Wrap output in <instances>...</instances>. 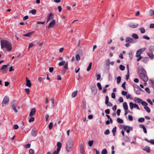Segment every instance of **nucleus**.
I'll use <instances>...</instances> for the list:
<instances>
[{
  "label": "nucleus",
  "mask_w": 154,
  "mask_h": 154,
  "mask_svg": "<svg viewBox=\"0 0 154 154\" xmlns=\"http://www.w3.org/2000/svg\"><path fill=\"white\" fill-rule=\"evenodd\" d=\"M25 91L26 92L28 95L30 94V89L29 88H26L25 89Z\"/></svg>",
  "instance_id": "46"
},
{
  "label": "nucleus",
  "mask_w": 154,
  "mask_h": 154,
  "mask_svg": "<svg viewBox=\"0 0 154 154\" xmlns=\"http://www.w3.org/2000/svg\"><path fill=\"white\" fill-rule=\"evenodd\" d=\"M75 58L77 61H79L80 59V57L79 54H77L76 55Z\"/></svg>",
  "instance_id": "29"
},
{
  "label": "nucleus",
  "mask_w": 154,
  "mask_h": 154,
  "mask_svg": "<svg viewBox=\"0 0 154 154\" xmlns=\"http://www.w3.org/2000/svg\"><path fill=\"white\" fill-rule=\"evenodd\" d=\"M80 152L81 154H85L83 145L82 143L80 145Z\"/></svg>",
  "instance_id": "10"
},
{
  "label": "nucleus",
  "mask_w": 154,
  "mask_h": 154,
  "mask_svg": "<svg viewBox=\"0 0 154 154\" xmlns=\"http://www.w3.org/2000/svg\"><path fill=\"white\" fill-rule=\"evenodd\" d=\"M74 142L72 140H69L68 141L66 147V150L67 152H70L72 150Z\"/></svg>",
  "instance_id": "3"
},
{
  "label": "nucleus",
  "mask_w": 154,
  "mask_h": 154,
  "mask_svg": "<svg viewBox=\"0 0 154 154\" xmlns=\"http://www.w3.org/2000/svg\"><path fill=\"white\" fill-rule=\"evenodd\" d=\"M130 107L131 109H132L134 107V104L132 102L129 103Z\"/></svg>",
  "instance_id": "38"
},
{
  "label": "nucleus",
  "mask_w": 154,
  "mask_h": 154,
  "mask_svg": "<svg viewBox=\"0 0 154 154\" xmlns=\"http://www.w3.org/2000/svg\"><path fill=\"white\" fill-rule=\"evenodd\" d=\"M91 90L92 93L94 94H96L97 93V89L95 86H94L91 88Z\"/></svg>",
  "instance_id": "17"
},
{
  "label": "nucleus",
  "mask_w": 154,
  "mask_h": 154,
  "mask_svg": "<svg viewBox=\"0 0 154 154\" xmlns=\"http://www.w3.org/2000/svg\"><path fill=\"white\" fill-rule=\"evenodd\" d=\"M125 41L126 42H129L131 43H134V42L133 39L129 37H127L126 38Z\"/></svg>",
  "instance_id": "13"
},
{
  "label": "nucleus",
  "mask_w": 154,
  "mask_h": 154,
  "mask_svg": "<svg viewBox=\"0 0 154 154\" xmlns=\"http://www.w3.org/2000/svg\"><path fill=\"white\" fill-rule=\"evenodd\" d=\"M138 71L142 80L145 82L147 81L148 79V77L146 75V72L143 68H138Z\"/></svg>",
  "instance_id": "2"
},
{
  "label": "nucleus",
  "mask_w": 154,
  "mask_h": 154,
  "mask_svg": "<svg viewBox=\"0 0 154 154\" xmlns=\"http://www.w3.org/2000/svg\"><path fill=\"white\" fill-rule=\"evenodd\" d=\"M55 24V20H53L50 23L48 28H50L53 27Z\"/></svg>",
  "instance_id": "9"
},
{
  "label": "nucleus",
  "mask_w": 154,
  "mask_h": 154,
  "mask_svg": "<svg viewBox=\"0 0 154 154\" xmlns=\"http://www.w3.org/2000/svg\"><path fill=\"white\" fill-rule=\"evenodd\" d=\"M29 154H34V151L32 149H30L29 151Z\"/></svg>",
  "instance_id": "44"
},
{
  "label": "nucleus",
  "mask_w": 154,
  "mask_h": 154,
  "mask_svg": "<svg viewBox=\"0 0 154 154\" xmlns=\"http://www.w3.org/2000/svg\"><path fill=\"white\" fill-rule=\"evenodd\" d=\"M32 135L34 137H35L37 134L36 131L35 129V128L32 129L31 132Z\"/></svg>",
  "instance_id": "11"
},
{
  "label": "nucleus",
  "mask_w": 154,
  "mask_h": 154,
  "mask_svg": "<svg viewBox=\"0 0 154 154\" xmlns=\"http://www.w3.org/2000/svg\"><path fill=\"white\" fill-rule=\"evenodd\" d=\"M26 85L29 87H30L31 86V83L30 81L27 77L26 79Z\"/></svg>",
  "instance_id": "12"
},
{
  "label": "nucleus",
  "mask_w": 154,
  "mask_h": 154,
  "mask_svg": "<svg viewBox=\"0 0 154 154\" xmlns=\"http://www.w3.org/2000/svg\"><path fill=\"white\" fill-rule=\"evenodd\" d=\"M127 75H126V79L127 80L129 79V68H127Z\"/></svg>",
  "instance_id": "27"
},
{
  "label": "nucleus",
  "mask_w": 154,
  "mask_h": 154,
  "mask_svg": "<svg viewBox=\"0 0 154 154\" xmlns=\"http://www.w3.org/2000/svg\"><path fill=\"white\" fill-rule=\"evenodd\" d=\"M107 152L106 149H103L101 152V154H107Z\"/></svg>",
  "instance_id": "32"
},
{
  "label": "nucleus",
  "mask_w": 154,
  "mask_h": 154,
  "mask_svg": "<svg viewBox=\"0 0 154 154\" xmlns=\"http://www.w3.org/2000/svg\"><path fill=\"white\" fill-rule=\"evenodd\" d=\"M29 12V13H32L33 14L35 15L36 13V11L35 9H33L30 10Z\"/></svg>",
  "instance_id": "23"
},
{
  "label": "nucleus",
  "mask_w": 154,
  "mask_h": 154,
  "mask_svg": "<svg viewBox=\"0 0 154 154\" xmlns=\"http://www.w3.org/2000/svg\"><path fill=\"white\" fill-rule=\"evenodd\" d=\"M143 150L146 151L148 153H149L150 152V149L149 146H145L143 149Z\"/></svg>",
  "instance_id": "16"
},
{
  "label": "nucleus",
  "mask_w": 154,
  "mask_h": 154,
  "mask_svg": "<svg viewBox=\"0 0 154 154\" xmlns=\"http://www.w3.org/2000/svg\"><path fill=\"white\" fill-rule=\"evenodd\" d=\"M144 121V119L143 118H140L138 119V121L140 122H142Z\"/></svg>",
  "instance_id": "37"
},
{
  "label": "nucleus",
  "mask_w": 154,
  "mask_h": 154,
  "mask_svg": "<svg viewBox=\"0 0 154 154\" xmlns=\"http://www.w3.org/2000/svg\"><path fill=\"white\" fill-rule=\"evenodd\" d=\"M9 102V99L7 97H5L2 102V106L4 107L7 105Z\"/></svg>",
  "instance_id": "5"
},
{
  "label": "nucleus",
  "mask_w": 154,
  "mask_h": 154,
  "mask_svg": "<svg viewBox=\"0 0 154 154\" xmlns=\"http://www.w3.org/2000/svg\"><path fill=\"white\" fill-rule=\"evenodd\" d=\"M109 102L108 97L107 96H106V97L105 103L106 104Z\"/></svg>",
  "instance_id": "50"
},
{
  "label": "nucleus",
  "mask_w": 154,
  "mask_h": 154,
  "mask_svg": "<svg viewBox=\"0 0 154 154\" xmlns=\"http://www.w3.org/2000/svg\"><path fill=\"white\" fill-rule=\"evenodd\" d=\"M141 128H143V131H144V132L145 133H147V130H146V128H145V127L143 125H142L141 127Z\"/></svg>",
  "instance_id": "31"
},
{
  "label": "nucleus",
  "mask_w": 154,
  "mask_h": 154,
  "mask_svg": "<svg viewBox=\"0 0 154 154\" xmlns=\"http://www.w3.org/2000/svg\"><path fill=\"white\" fill-rule=\"evenodd\" d=\"M145 91L148 94L150 93V91L149 88H145Z\"/></svg>",
  "instance_id": "53"
},
{
  "label": "nucleus",
  "mask_w": 154,
  "mask_h": 154,
  "mask_svg": "<svg viewBox=\"0 0 154 154\" xmlns=\"http://www.w3.org/2000/svg\"><path fill=\"white\" fill-rule=\"evenodd\" d=\"M117 121L118 123L120 124H122L123 122V120L119 118H117Z\"/></svg>",
  "instance_id": "24"
},
{
  "label": "nucleus",
  "mask_w": 154,
  "mask_h": 154,
  "mask_svg": "<svg viewBox=\"0 0 154 154\" xmlns=\"http://www.w3.org/2000/svg\"><path fill=\"white\" fill-rule=\"evenodd\" d=\"M2 48H6L8 51H10L12 50V46L11 44L5 40H2L1 41Z\"/></svg>",
  "instance_id": "1"
},
{
  "label": "nucleus",
  "mask_w": 154,
  "mask_h": 154,
  "mask_svg": "<svg viewBox=\"0 0 154 154\" xmlns=\"http://www.w3.org/2000/svg\"><path fill=\"white\" fill-rule=\"evenodd\" d=\"M141 103L143 106H146L147 105V103L146 102L143 101V100L142 101Z\"/></svg>",
  "instance_id": "42"
},
{
  "label": "nucleus",
  "mask_w": 154,
  "mask_h": 154,
  "mask_svg": "<svg viewBox=\"0 0 154 154\" xmlns=\"http://www.w3.org/2000/svg\"><path fill=\"white\" fill-rule=\"evenodd\" d=\"M130 27L133 28H135L138 26L137 24H134L132 23H130L129 24Z\"/></svg>",
  "instance_id": "18"
},
{
  "label": "nucleus",
  "mask_w": 154,
  "mask_h": 154,
  "mask_svg": "<svg viewBox=\"0 0 154 154\" xmlns=\"http://www.w3.org/2000/svg\"><path fill=\"white\" fill-rule=\"evenodd\" d=\"M149 60V58L147 57H146L143 59V61L146 63Z\"/></svg>",
  "instance_id": "54"
},
{
  "label": "nucleus",
  "mask_w": 154,
  "mask_h": 154,
  "mask_svg": "<svg viewBox=\"0 0 154 154\" xmlns=\"http://www.w3.org/2000/svg\"><path fill=\"white\" fill-rule=\"evenodd\" d=\"M123 107L124 108V109L125 110H127L128 109V106L126 102H124L123 103Z\"/></svg>",
  "instance_id": "20"
},
{
  "label": "nucleus",
  "mask_w": 154,
  "mask_h": 154,
  "mask_svg": "<svg viewBox=\"0 0 154 154\" xmlns=\"http://www.w3.org/2000/svg\"><path fill=\"white\" fill-rule=\"evenodd\" d=\"M124 131H126L128 133H129L130 131H132L133 130L132 127L130 126H125L124 127Z\"/></svg>",
  "instance_id": "8"
},
{
  "label": "nucleus",
  "mask_w": 154,
  "mask_h": 154,
  "mask_svg": "<svg viewBox=\"0 0 154 154\" xmlns=\"http://www.w3.org/2000/svg\"><path fill=\"white\" fill-rule=\"evenodd\" d=\"M141 91H142V90L139 88V89L136 91V93L138 95L140 94L141 93Z\"/></svg>",
  "instance_id": "34"
},
{
  "label": "nucleus",
  "mask_w": 154,
  "mask_h": 154,
  "mask_svg": "<svg viewBox=\"0 0 154 154\" xmlns=\"http://www.w3.org/2000/svg\"><path fill=\"white\" fill-rule=\"evenodd\" d=\"M106 104L107 106H109L110 107L112 106V104L110 102H108V103H107Z\"/></svg>",
  "instance_id": "63"
},
{
  "label": "nucleus",
  "mask_w": 154,
  "mask_h": 154,
  "mask_svg": "<svg viewBox=\"0 0 154 154\" xmlns=\"http://www.w3.org/2000/svg\"><path fill=\"white\" fill-rule=\"evenodd\" d=\"M96 76L97 77V80H99L101 78V75L100 74H96Z\"/></svg>",
  "instance_id": "49"
},
{
  "label": "nucleus",
  "mask_w": 154,
  "mask_h": 154,
  "mask_svg": "<svg viewBox=\"0 0 154 154\" xmlns=\"http://www.w3.org/2000/svg\"><path fill=\"white\" fill-rule=\"evenodd\" d=\"M17 106V104L15 102L13 101L11 105V108L15 112H17V110L16 108Z\"/></svg>",
  "instance_id": "7"
},
{
  "label": "nucleus",
  "mask_w": 154,
  "mask_h": 154,
  "mask_svg": "<svg viewBox=\"0 0 154 154\" xmlns=\"http://www.w3.org/2000/svg\"><path fill=\"white\" fill-rule=\"evenodd\" d=\"M67 68H63L62 70V73L65 74L66 71V69Z\"/></svg>",
  "instance_id": "60"
},
{
  "label": "nucleus",
  "mask_w": 154,
  "mask_h": 154,
  "mask_svg": "<svg viewBox=\"0 0 154 154\" xmlns=\"http://www.w3.org/2000/svg\"><path fill=\"white\" fill-rule=\"evenodd\" d=\"M149 50L151 51H154V46H150L149 49Z\"/></svg>",
  "instance_id": "40"
},
{
  "label": "nucleus",
  "mask_w": 154,
  "mask_h": 154,
  "mask_svg": "<svg viewBox=\"0 0 154 154\" xmlns=\"http://www.w3.org/2000/svg\"><path fill=\"white\" fill-rule=\"evenodd\" d=\"M149 82L150 84V85H152V87H154V82L151 80H149Z\"/></svg>",
  "instance_id": "39"
},
{
  "label": "nucleus",
  "mask_w": 154,
  "mask_h": 154,
  "mask_svg": "<svg viewBox=\"0 0 154 154\" xmlns=\"http://www.w3.org/2000/svg\"><path fill=\"white\" fill-rule=\"evenodd\" d=\"M53 18L54 17L52 13H50L48 16L47 22H48L49 20L53 19Z\"/></svg>",
  "instance_id": "15"
},
{
  "label": "nucleus",
  "mask_w": 154,
  "mask_h": 154,
  "mask_svg": "<svg viewBox=\"0 0 154 154\" xmlns=\"http://www.w3.org/2000/svg\"><path fill=\"white\" fill-rule=\"evenodd\" d=\"M147 54L149 57L152 60L154 58V56L153 54L152 53H148Z\"/></svg>",
  "instance_id": "21"
},
{
  "label": "nucleus",
  "mask_w": 154,
  "mask_h": 154,
  "mask_svg": "<svg viewBox=\"0 0 154 154\" xmlns=\"http://www.w3.org/2000/svg\"><path fill=\"white\" fill-rule=\"evenodd\" d=\"M65 63L66 62L65 61H62L59 63V65L60 66H62L65 64Z\"/></svg>",
  "instance_id": "35"
},
{
  "label": "nucleus",
  "mask_w": 154,
  "mask_h": 154,
  "mask_svg": "<svg viewBox=\"0 0 154 154\" xmlns=\"http://www.w3.org/2000/svg\"><path fill=\"white\" fill-rule=\"evenodd\" d=\"M146 101L150 105H153V103H152V101H151V100H150V99H147Z\"/></svg>",
  "instance_id": "51"
},
{
  "label": "nucleus",
  "mask_w": 154,
  "mask_h": 154,
  "mask_svg": "<svg viewBox=\"0 0 154 154\" xmlns=\"http://www.w3.org/2000/svg\"><path fill=\"white\" fill-rule=\"evenodd\" d=\"M139 30L142 33H144L145 32V30L143 27L140 28Z\"/></svg>",
  "instance_id": "28"
},
{
  "label": "nucleus",
  "mask_w": 154,
  "mask_h": 154,
  "mask_svg": "<svg viewBox=\"0 0 154 154\" xmlns=\"http://www.w3.org/2000/svg\"><path fill=\"white\" fill-rule=\"evenodd\" d=\"M132 36L133 38L136 39H137L139 38L138 36L135 33H134L132 34Z\"/></svg>",
  "instance_id": "26"
},
{
  "label": "nucleus",
  "mask_w": 154,
  "mask_h": 154,
  "mask_svg": "<svg viewBox=\"0 0 154 154\" xmlns=\"http://www.w3.org/2000/svg\"><path fill=\"white\" fill-rule=\"evenodd\" d=\"M97 85L100 90L102 89V88L100 83L99 82L97 83Z\"/></svg>",
  "instance_id": "41"
},
{
  "label": "nucleus",
  "mask_w": 154,
  "mask_h": 154,
  "mask_svg": "<svg viewBox=\"0 0 154 154\" xmlns=\"http://www.w3.org/2000/svg\"><path fill=\"white\" fill-rule=\"evenodd\" d=\"M145 48H143L137 50L136 52V57H138L139 56L142 54L143 52L145 51Z\"/></svg>",
  "instance_id": "6"
},
{
  "label": "nucleus",
  "mask_w": 154,
  "mask_h": 154,
  "mask_svg": "<svg viewBox=\"0 0 154 154\" xmlns=\"http://www.w3.org/2000/svg\"><path fill=\"white\" fill-rule=\"evenodd\" d=\"M111 97L113 99H115L116 98V95L115 94L114 92H113L111 94Z\"/></svg>",
  "instance_id": "57"
},
{
  "label": "nucleus",
  "mask_w": 154,
  "mask_h": 154,
  "mask_svg": "<svg viewBox=\"0 0 154 154\" xmlns=\"http://www.w3.org/2000/svg\"><path fill=\"white\" fill-rule=\"evenodd\" d=\"M57 145V150H55L52 154H59L62 145L60 142H58Z\"/></svg>",
  "instance_id": "4"
},
{
  "label": "nucleus",
  "mask_w": 154,
  "mask_h": 154,
  "mask_svg": "<svg viewBox=\"0 0 154 154\" xmlns=\"http://www.w3.org/2000/svg\"><path fill=\"white\" fill-rule=\"evenodd\" d=\"M110 132L109 131V129H107L106 130L105 132H104V134L106 135H108L109 134Z\"/></svg>",
  "instance_id": "56"
},
{
  "label": "nucleus",
  "mask_w": 154,
  "mask_h": 154,
  "mask_svg": "<svg viewBox=\"0 0 154 154\" xmlns=\"http://www.w3.org/2000/svg\"><path fill=\"white\" fill-rule=\"evenodd\" d=\"M144 108L148 112H150V110L148 106H144Z\"/></svg>",
  "instance_id": "36"
},
{
  "label": "nucleus",
  "mask_w": 154,
  "mask_h": 154,
  "mask_svg": "<svg viewBox=\"0 0 154 154\" xmlns=\"http://www.w3.org/2000/svg\"><path fill=\"white\" fill-rule=\"evenodd\" d=\"M143 38H144V39H147V40H149V39L150 38H149L146 36V35H144L143 36Z\"/></svg>",
  "instance_id": "61"
},
{
  "label": "nucleus",
  "mask_w": 154,
  "mask_h": 154,
  "mask_svg": "<svg viewBox=\"0 0 154 154\" xmlns=\"http://www.w3.org/2000/svg\"><path fill=\"white\" fill-rule=\"evenodd\" d=\"M122 94L123 95L125 96L127 94V92L125 91H122Z\"/></svg>",
  "instance_id": "64"
},
{
  "label": "nucleus",
  "mask_w": 154,
  "mask_h": 154,
  "mask_svg": "<svg viewBox=\"0 0 154 154\" xmlns=\"http://www.w3.org/2000/svg\"><path fill=\"white\" fill-rule=\"evenodd\" d=\"M121 77L120 76H119L117 78V82L119 84L121 81Z\"/></svg>",
  "instance_id": "33"
},
{
  "label": "nucleus",
  "mask_w": 154,
  "mask_h": 154,
  "mask_svg": "<svg viewBox=\"0 0 154 154\" xmlns=\"http://www.w3.org/2000/svg\"><path fill=\"white\" fill-rule=\"evenodd\" d=\"M93 143V140H90L88 142V144L90 146H92Z\"/></svg>",
  "instance_id": "47"
},
{
  "label": "nucleus",
  "mask_w": 154,
  "mask_h": 154,
  "mask_svg": "<svg viewBox=\"0 0 154 154\" xmlns=\"http://www.w3.org/2000/svg\"><path fill=\"white\" fill-rule=\"evenodd\" d=\"M77 91L76 90L75 91L73 92L72 94V97H75L77 95Z\"/></svg>",
  "instance_id": "25"
},
{
  "label": "nucleus",
  "mask_w": 154,
  "mask_h": 154,
  "mask_svg": "<svg viewBox=\"0 0 154 154\" xmlns=\"http://www.w3.org/2000/svg\"><path fill=\"white\" fill-rule=\"evenodd\" d=\"M136 103H141L142 100L140 98L138 97H135L134 99Z\"/></svg>",
  "instance_id": "19"
},
{
  "label": "nucleus",
  "mask_w": 154,
  "mask_h": 154,
  "mask_svg": "<svg viewBox=\"0 0 154 154\" xmlns=\"http://www.w3.org/2000/svg\"><path fill=\"white\" fill-rule=\"evenodd\" d=\"M35 112L36 110L35 108H33L32 109L29 114V116H33L35 114Z\"/></svg>",
  "instance_id": "14"
},
{
  "label": "nucleus",
  "mask_w": 154,
  "mask_h": 154,
  "mask_svg": "<svg viewBox=\"0 0 154 154\" xmlns=\"http://www.w3.org/2000/svg\"><path fill=\"white\" fill-rule=\"evenodd\" d=\"M128 118L129 120L130 121H132L133 120V117L129 115L128 116Z\"/></svg>",
  "instance_id": "62"
},
{
  "label": "nucleus",
  "mask_w": 154,
  "mask_h": 154,
  "mask_svg": "<svg viewBox=\"0 0 154 154\" xmlns=\"http://www.w3.org/2000/svg\"><path fill=\"white\" fill-rule=\"evenodd\" d=\"M110 64L109 60V59H108L106 62V66H109Z\"/></svg>",
  "instance_id": "43"
},
{
  "label": "nucleus",
  "mask_w": 154,
  "mask_h": 154,
  "mask_svg": "<svg viewBox=\"0 0 154 154\" xmlns=\"http://www.w3.org/2000/svg\"><path fill=\"white\" fill-rule=\"evenodd\" d=\"M121 112V110L120 109H118L117 111V114L118 116H119L120 115V112Z\"/></svg>",
  "instance_id": "58"
},
{
  "label": "nucleus",
  "mask_w": 154,
  "mask_h": 154,
  "mask_svg": "<svg viewBox=\"0 0 154 154\" xmlns=\"http://www.w3.org/2000/svg\"><path fill=\"white\" fill-rule=\"evenodd\" d=\"M32 32H30L29 33L23 34V36H24L30 37L32 35Z\"/></svg>",
  "instance_id": "22"
},
{
  "label": "nucleus",
  "mask_w": 154,
  "mask_h": 154,
  "mask_svg": "<svg viewBox=\"0 0 154 154\" xmlns=\"http://www.w3.org/2000/svg\"><path fill=\"white\" fill-rule=\"evenodd\" d=\"M133 55H132V52H129V58L131 59H132L133 58Z\"/></svg>",
  "instance_id": "55"
},
{
  "label": "nucleus",
  "mask_w": 154,
  "mask_h": 154,
  "mask_svg": "<svg viewBox=\"0 0 154 154\" xmlns=\"http://www.w3.org/2000/svg\"><path fill=\"white\" fill-rule=\"evenodd\" d=\"M149 13L151 16L154 15V11L152 10H150L149 11Z\"/></svg>",
  "instance_id": "45"
},
{
  "label": "nucleus",
  "mask_w": 154,
  "mask_h": 154,
  "mask_svg": "<svg viewBox=\"0 0 154 154\" xmlns=\"http://www.w3.org/2000/svg\"><path fill=\"white\" fill-rule=\"evenodd\" d=\"M53 123L52 122H50L49 125V129L51 130L52 129L53 127Z\"/></svg>",
  "instance_id": "52"
},
{
  "label": "nucleus",
  "mask_w": 154,
  "mask_h": 154,
  "mask_svg": "<svg viewBox=\"0 0 154 154\" xmlns=\"http://www.w3.org/2000/svg\"><path fill=\"white\" fill-rule=\"evenodd\" d=\"M119 101L120 103H122L123 101V99L122 97H119Z\"/></svg>",
  "instance_id": "59"
},
{
  "label": "nucleus",
  "mask_w": 154,
  "mask_h": 154,
  "mask_svg": "<svg viewBox=\"0 0 154 154\" xmlns=\"http://www.w3.org/2000/svg\"><path fill=\"white\" fill-rule=\"evenodd\" d=\"M35 120L34 118L33 117H31L29 119V122H33Z\"/></svg>",
  "instance_id": "48"
},
{
  "label": "nucleus",
  "mask_w": 154,
  "mask_h": 154,
  "mask_svg": "<svg viewBox=\"0 0 154 154\" xmlns=\"http://www.w3.org/2000/svg\"><path fill=\"white\" fill-rule=\"evenodd\" d=\"M124 140L127 142H129L130 140L129 137L127 136H125L124 138Z\"/></svg>",
  "instance_id": "30"
}]
</instances>
